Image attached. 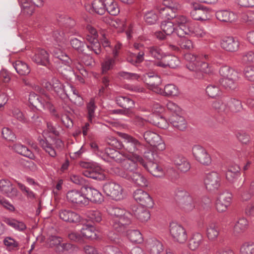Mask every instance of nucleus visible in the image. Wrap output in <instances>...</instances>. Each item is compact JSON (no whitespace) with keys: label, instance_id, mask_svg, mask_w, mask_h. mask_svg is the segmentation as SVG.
Wrapping results in <instances>:
<instances>
[{"label":"nucleus","instance_id":"nucleus-13","mask_svg":"<svg viewBox=\"0 0 254 254\" xmlns=\"http://www.w3.org/2000/svg\"><path fill=\"white\" fill-rule=\"evenodd\" d=\"M232 198V194L228 191L225 190L220 193L216 201V208L219 212L227 210L230 206Z\"/></svg>","mask_w":254,"mask_h":254},{"label":"nucleus","instance_id":"nucleus-1","mask_svg":"<svg viewBox=\"0 0 254 254\" xmlns=\"http://www.w3.org/2000/svg\"><path fill=\"white\" fill-rule=\"evenodd\" d=\"M108 212L110 215L114 217L110 224L117 232H125L127 227L131 224L132 214L130 212L115 206L109 207Z\"/></svg>","mask_w":254,"mask_h":254},{"label":"nucleus","instance_id":"nucleus-14","mask_svg":"<svg viewBox=\"0 0 254 254\" xmlns=\"http://www.w3.org/2000/svg\"><path fill=\"white\" fill-rule=\"evenodd\" d=\"M134 200L141 206L151 208L153 206V201L149 194L141 189H137L133 193Z\"/></svg>","mask_w":254,"mask_h":254},{"label":"nucleus","instance_id":"nucleus-64","mask_svg":"<svg viewBox=\"0 0 254 254\" xmlns=\"http://www.w3.org/2000/svg\"><path fill=\"white\" fill-rule=\"evenodd\" d=\"M241 62L244 64H254V51L244 52L241 55Z\"/></svg>","mask_w":254,"mask_h":254},{"label":"nucleus","instance_id":"nucleus-52","mask_svg":"<svg viewBox=\"0 0 254 254\" xmlns=\"http://www.w3.org/2000/svg\"><path fill=\"white\" fill-rule=\"evenodd\" d=\"M127 235L129 240L133 243H141L143 241L142 234L137 230H128Z\"/></svg>","mask_w":254,"mask_h":254},{"label":"nucleus","instance_id":"nucleus-34","mask_svg":"<svg viewBox=\"0 0 254 254\" xmlns=\"http://www.w3.org/2000/svg\"><path fill=\"white\" fill-rule=\"evenodd\" d=\"M3 221L9 226L19 231H23L26 229V226L23 222L12 218L4 217Z\"/></svg>","mask_w":254,"mask_h":254},{"label":"nucleus","instance_id":"nucleus-24","mask_svg":"<svg viewBox=\"0 0 254 254\" xmlns=\"http://www.w3.org/2000/svg\"><path fill=\"white\" fill-rule=\"evenodd\" d=\"M84 190L85 196L88 199V203L89 200L95 203H100L103 200L102 194L98 190L88 185Z\"/></svg>","mask_w":254,"mask_h":254},{"label":"nucleus","instance_id":"nucleus-50","mask_svg":"<svg viewBox=\"0 0 254 254\" xmlns=\"http://www.w3.org/2000/svg\"><path fill=\"white\" fill-rule=\"evenodd\" d=\"M85 38L89 43L98 40V33L97 30L90 25H87Z\"/></svg>","mask_w":254,"mask_h":254},{"label":"nucleus","instance_id":"nucleus-62","mask_svg":"<svg viewBox=\"0 0 254 254\" xmlns=\"http://www.w3.org/2000/svg\"><path fill=\"white\" fill-rule=\"evenodd\" d=\"M241 254H254V243L247 242L244 243L240 247Z\"/></svg>","mask_w":254,"mask_h":254},{"label":"nucleus","instance_id":"nucleus-42","mask_svg":"<svg viewBox=\"0 0 254 254\" xmlns=\"http://www.w3.org/2000/svg\"><path fill=\"white\" fill-rule=\"evenodd\" d=\"M105 151V154L107 157L113 159L118 163L122 162L123 157L126 154V153L122 154L117 151L116 149L112 148L110 147H107Z\"/></svg>","mask_w":254,"mask_h":254},{"label":"nucleus","instance_id":"nucleus-29","mask_svg":"<svg viewBox=\"0 0 254 254\" xmlns=\"http://www.w3.org/2000/svg\"><path fill=\"white\" fill-rule=\"evenodd\" d=\"M127 180L132 181L134 184L140 187H147L148 181L144 176L139 172H135L128 174Z\"/></svg>","mask_w":254,"mask_h":254},{"label":"nucleus","instance_id":"nucleus-30","mask_svg":"<svg viewBox=\"0 0 254 254\" xmlns=\"http://www.w3.org/2000/svg\"><path fill=\"white\" fill-rule=\"evenodd\" d=\"M206 236L210 241H215L220 233V228L214 222L209 223L206 226Z\"/></svg>","mask_w":254,"mask_h":254},{"label":"nucleus","instance_id":"nucleus-61","mask_svg":"<svg viewBox=\"0 0 254 254\" xmlns=\"http://www.w3.org/2000/svg\"><path fill=\"white\" fill-rule=\"evenodd\" d=\"M179 93L178 88L173 84H167L164 88V94L166 96H177Z\"/></svg>","mask_w":254,"mask_h":254},{"label":"nucleus","instance_id":"nucleus-43","mask_svg":"<svg viewBox=\"0 0 254 254\" xmlns=\"http://www.w3.org/2000/svg\"><path fill=\"white\" fill-rule=\"evenodd\" d=\"M3 243L6 249L9 252H15L20 248L19 242L11 237H6L3 240Z\"/></svg>","mask_w":254,"mask_h":254},{"label":"nucleus","instance_id":"nucleus-9","mask_svg":"<svg viewBox=\"0 0 254 254\" xmlns=\"http://www.w3.org/2000/svg\"><path fill=\"white\" fill-rule=\"evenodd\" d=\"M143 136L147 143L158 150L163 151L165 149V144L159 134L151 131H146L143 133Z\"/></svg>","mask_w":254,"mask_h":254},{"label":"nucleus","instance_id":"nucleus-31","mask_svg":"<svg viewBox=\"0 0 254 254\" xmlns=\"http://www.w3.org/2000/svg\"><path fill=\"white\" fill-rule=\"evenodd\" d=\"M83 175L88 178L98 181H102L105 179V175L97 169L92 167L87 168L83 171Z\"/></svg>","mask_w":254,"mask_h":254},{"label":"nucleus","instance_id":"nucleus-6","mask_svg":"<svg viewBox=\"0 0 254 254\" xmlns=\"http://www.w3.org/2000/svg\"><path fill=\"white\" fill-rule=\"evenodd\" d=\"M104 192L108 196L115 200H120L123 198V189L118 183L110 182L103 186Z\"/></svg>","mask_w":254,"mask_h":254},{"label":"nucleus","instance_id":"nucleus-53","mask_svg":"<svg viewBox=\"0 0 254 254\" xmlns=\"http://www.w3.org/2000/svg\"><path fill=\"white\" fill-rule=\"evenodd\" d=\"M105 1L106 11L112 15H117L119 13L120 9L116 2L114 0H105Z\"/></svg>","mask_w":254,"mask_h":254},{"label":"nucleus","instance_id":"nucleus-59","mask_svg":"<svg viewBox=\"0 0 254 254\" xmlns=\"http://www.w3.org/2000/svg\"><path fill=\"white\" fill-rule=\"evenodd\" d=\"M70 180L74 184L82 187V190L83 191L85 188L88 185V182L82 176L78 175H71Z\"/></svg>","mask_w":254,"mask_h":254},{"label":"nucleus","instance_id":"nucleus-19","mask_svg":"<svg viewBox=\"0 0 254 254\" xmlns=\"http://www.w3.org/2000/svg\"><path fill=\"white\" fill-rule=\"evenodd\" d=\"M220 45L222 49L230 52L237 51L240 47L238 40L232 36L223 38L221 41Z\"/></svg>","mask_w":254,"mask_h":254},{"label":"nucleus","instance_id":"nucleus-3","mask_svg":"<svg viewBox=\"0 0 254 254\" xmlns=\"http://www.w3.org/2000/svg\"><path fill=\"white\" fill-rule=\"evenodd\" d=\"M29 101L30 103L36 108H42L44 109L48 110L56 118H59L58 114H55V109L53 104L50 102V96L44 94L41 97L34 93H31L29 95Z\"/></svg>","mask_w":254,"mask_h":254},{"label":"nucleus","instance_id":"nucleus-49","mask_svg":"<svg viewBox=\"0 0 254 254\" xmlns=\"http://www.w3.org/2000/svg\"><path fill=\"white\" fill-rule=\"evenodd\" d=\"M106 3L105 0H94L92 3L94 11L98 14L103 15L106 12Z\"/></svg>","mask_w":254,"mask_h":254},{"label":"nucleus","instance_id":"nucleus-23","mask_svg":"<svg viewBox=\"0 0 254 254\" xmlns=\"http://www.w3.org/2000/svg\"><path fill=\"white\" fill-rule=\"evenodd\" d=\"M231 77L227 78H221L219 80L220 84L225 89L228 90H235L238 87V81L239 75H236L235 72Z\"/></svg>","mask_w":254,"mask_h":254},{"label":"nucleus","instance_id":"nucleus-63","mask_svg":"<svg viewBox=\"0 0 254 254\" xmlns=\"http://www.w3.org/2000/svg\"><path fill=\"white\" fill-rule=\"evenodd\" d=\"M242 20L249 24H254V11L248 10L241 13Z\"/></svg>","mask_w":254,"mask_h":254},{"label":"nucleus","instance_id":"nucleus-8","mask_svg":"<svg viewBox=\"0 0 254 254\" xmlns=\"http://www.w3.org/2000/svg\"><path fill=\"white\" fill-rule=\"evenodd\" d=\"M204 183L207 190L213 192L218 190L220 187L221 179L217 172H211L206 175Z\"/></svg>","mask_w":254,"mask_h":254},{"label":"nucleus","instance_id":"nucleus-11","mask_svg":"<svg viewBox=\"0 0 254 254\" xmlns=\"http://www.w3.org/2000/svg\"><path fill=\"white\" fill-rule=\"evenodd\" d=\"M170 232L175 241L179 243H184L188 239L186 229L181 225L172 223L170 225Z\"/></svg>","mask_w":254,"mask_h":254},{"label":"nucleus","instance_id":"nucleus-17","mask_svg":"<svg viewBox=\"0 0 254 254\" xmlns=\"http://www.w3.org/2000/svg\"><path fill=\"white\" fill-rule=\"evenodd\" d=\"M208 11L206 7L198 3H192V10L190 12V14L194 20H206L208 19Z\"/></svg>","mask_w":254,"mask_h":254},{"label":"nucleus","instance_id":"nucleus-37","mask_svg":"<svg viewBox=\"0 0 254 254\" xmlns=\"http://www.w3.org/2000/svg\"><path fill=\"white\" fill-rule=\"evenodd\" d=\"M212 107L216 112L222 115L227 114L229 112L227 104L222 99L213 101Z\"/></svg>","mask_w":254,"mask_h":254},{"label":"nucleus","instance_id":"nucleus-38","mask_svg":"<svg viewBox=\"0 0 254 254\" xmlns=\"http://www.w3.org/2000/svg\"><path fill=\"white\" fill-rule=\"evenodd\" d=\"M203 241V236L201 234H193L189 240L188 247L191 250L194 251L198 248Z\"/></svg>","mask_w":254,"mask_h":254},{"label":"nucleus","instance_id":"nucleus-56","mask_svg":"<svg viewBox=\"0 0 254 254\" xmlns=\"http://www.w3.org/2000/svg\"><path fill=\"white\" fill-rule=\"evenodd\" d=\"M62 242V238L55 235L50 236L47 240V244L51 248H55L56 252L58 251V249Z\"/></svg>","mask_w":254,"mask_h":254},{"label":"nucleus","instance_id":"nucleus-36","mask_svg":"<svg viewBox=\"0 0 254 254\" xmlns=\"http://www.w3.org/2000/svg\"><path fill=\"white\" fill-rule=\"evenodd\" d=\"M18 0L21 8L22 13L28 16L31 15L34 11L36 5L31 0L30 1L28 0Z\"/></svg>","mask_w":254,"mask_h":254},{"label":"nucleus","instance_id":"nucleus-40","mask_svg":"<svg viewBox=\"0 0 254 254\" xmlns=\"http://www.w3.org/2000/svg\"><path fill=\"white\" fill-rule=\"evenodd\" d=\"M43 120V118L38 113L30 111L27 114L25 124L40 126L42 124Z\"/></svg>","mask_w":254,"mask_h":254},{"label":"nucleus","instance_id":"nucleus-51","mask_svg":"<svg viewBox=\"0 0 254 254\" xmlns=\"http://www.w3.org/2000/svg\"><path fill=\"white\" fill-rule=\"evenodd\" d=\"M97 108L94 99H91L89 102L86 104V110L87 112V118L88 121L92 123L93 119L95 117V111Z\"/></svg>","mask_w":254,"mask_h":254},{"label":"nucleus","instance_id":"nucleus-15","mask_svg":"<svg viewBox=\"0 0 254 254\" xmlns=\"http://www.w3.org/2000/svg\"><path fill=\"white\" fill-rule=\"evenodd\" d=\"M0 191L7 197L14 199L18 195V191L7 179L0 180Z\"/></svg>","mask_w":254,"mask_h":254},{"label":"nucleus","instance_id":"nucleus-60","mask_svg":"<svg viewBox=\"0 0 254 254\" xmlns=\"http://www.w3.org/2000/svg\"><path fill=\"white\" fill-rule=\"evenodd\" d=\"M70 43L72 47L79 53L82 54H84V48L85 46V42L84 41H81L75 38L71 39Z\"/></svg>","mask_w":254,"mask_h":254},{"label":"nucleus","instance_id":"nucleus-46","mask_svg":"<svg viewBox=\"0 0 254 254\" xmlns=\"http://www.w3.org/2000/svg\"><path fill=\"white\" fill-rule=\"evenodd\" d=\"M13 149L17 153L21 154L25 157L33 159L34 158V155L32 151L26 146L17 143L13 145Z\"/></svg>","mask_w":254,"mask_h":254},{"label":"nucleus","instance_id":"nucleus-44","mask_svg":"<svg viewBox=\"0 0 254 254\" xmlns=\"http://www.w3.org/2000/svg\"><path fill=\"white\" fill-rule=\"evenodd\" d=\"M116 103L125 109H129L134 106V101L127 97L119 96L116 98Z\"/></svg>","mask_w":254,"mask_h":254},{"label":"nucleus","instance_id":"nucleus-27","mask_svg":"<svg viewBox=\"0 0 254 254\" xmlns=\"http://www.w3.org/2000/svg\"><path fill=\"white\" fill-rule=\"evenodd\" d=\"M146 248L150 254H160L164 250L162 243L155 238L148 240Z\"/></svg>","mask_w":254,"mask_h":254},{"label":"nucleus","instance_id":"nucleus-47","mask_svg":"<svg viewBox=\"0 0 254 254\" xmlns=\"http://www.w3.org/2000/svg\"><path fill=\"white\" fill-rule=\"evenodd\" d=\"M248 224L247 219L244 217L239 218L234 226V232L237 234L243 233L248 228Z\"/></svg>","mask_w":254,"mask_h":254},{"label":"nucleus","instance_id":"nucleus-5","mask_svg":"<svg viewBox=\"0 0 254 254\" xmlns=\"http://www.w3.org/2000/svg\"><path fill=\"white\" fill-rule=\"evenodd\" d=\"M119 135L124 139L123 147L126 151L132 154L135 159V156L142 147L141 142L132 136L125 133L120 132Z\"/></svg>","mask_w":254,"mask_h":254},{"label":"nucleus","instance_id":"nucleus-39","mask_svg":"<svg viewBox=\"0 0 254 254\" xmlns=\"http://www.w3.org/2000/svg\"><path fill=\"white\" fill-rule=\"evenodd\" d=\"M181 203L183 209L187 212L192 210L194 207L192 198L187 192H184Z\"/></svg>","mask_w":254,"mask_h":254},{"label":"nucleus","instance_id":"nucleus-58","mask_svg":"<svg viewBox=\"0 0 254 254\" xmlns=\"http://www.w3.org/2000/svg\"><path fill=\"white\" fill-rule=\"evenodd\" d=\"M75 24V21L70 17H68L63 25L65 28L66 32L73 35L76 33V30L74 28Z\"/></svg>","mask_w":254,"mask_h":254},{"label":"nucleus","instance_id":"nucleus-12","mask_svg":"<svg viewBox=\"0 0 254 254\" xmlns=\"http://www.w3.org/2000/svg\"><path fill=\"white\" fill-rule=\"evenodd\" d=\"M192 152L195 160L200 164L205 166H208L211 164V158L203 147L198 145H194L192 149Z\"/></svg>","mask_w":254,"mask_h":254},{"label":"nucleus","instance_id":"nucleus-45","mask_svg":"<svg viewBox=\"0 0 254 254\" xmlns=\"http://www.w3.org/2000/svg\"><path fill=\"white\" fill-rule=\"evenodd\" d=\"M16 72L20 75H26L28 74L31 69L29 65L21 61H17L13 64Z\"/></svg>","mask_w":254,"mask_h":254},{"label":"nucleus","instance_id":"nucleus-28","mask_svg":"<svg viewBox=\"0 0 254 254\" xmlns=\"http://www.w3.org/2000/svg\"><path fill=\"white\" fill-rule=\"evenodd\" d=\"M144 82L150 87L157 89L161 84L162 80L159 76L152 73H147L144 75Z\"/></svg>","mask_w":254,"mask_h":254},{"label":"nucleus","instance_id":"nucleus-55","mask_svg":"<svg viewBox=\"0 0 254 254\" xmlns=\"http://www.w3.org/2000/svg\"><path fill=\"white\" fill-rule=\"evenodd\" d=\"M149 56L154 59L160 60L164 57V53L161 49L158 46H152L147 48Z\"/></svg>","mask_w":254,"mask_h":254},{"label":"nucleus","instance_id":"nucleus-4","mask_svg":"<svg viewBox=\"0 0 254 254\" xmlns=\"http://www.w3.org/2000/svg\"><path fill=\"white\" fill-rule=\"evenodd\" d=\"M40 146L52 157L55 158L57 155V150L62 148L63 143L59 138H51L49 139L44 138L38 139Z\"/></svg>","mask_w":254,"mask_h":254},{"label":"nucleus","instance_id":"nucleus-54","mask_svg":"<svg viewBox=\"0 0 254 254\" xmlns=\"http://www.w3.org/2000/svg\"><path fill=\"white\" fill-rule=\"evenodd\" d=\"M82 237L86 239H94L96 234L95 232V228L91 225H85L81 229Z\"/></svg>","mask_w":254,"mask_h":254},{"label":"nucleus","instance_id":"nucleus-2","mask_svg":"<svg viewBox=\"0 0 254 254\" xmlns=\"http://www.w3.org/2000/svg\"><path fill=\"white\" fill-rule=\"evenodd\" d=\"M184 59L188 62L187 68L193 72V76L197 79H204L207 74L211 72L209 64L205 62L197 61L195 55L191 53L184 55Z\"/></svg>","mask_w":254,"mask_h":254},{"label":"nucleus","instance_id":"nucleus-21","mask_svg":"<svg viewBox=\"0 0 254 254\" xmlns=\"http://www.w3.org/2000/svg\"><path fill=\"white\" fill-rule=\"evenodd\" d=\"M59 215L63 221L70 223L77 224L81 220L79 214L70 210H61L59 211Z\"/></svg>","mask_w":254,"mask_h":254},{"label":"nucleus","instance_id":"nucleus-35","mask_svg":"<svg viewBox=\"0 0 254 254\" xmlns=\"http://www.w3.org/2000/svg\"><path fill=\"white\" fill-rule=\"evenodd\" d=\"M170 122L174 127L180 130H184L187 127V122L182 116L173 115L170 119Z\"/></svg>","mask_w":254,"mask_h":254},{"label":"nucleus","instance_id":"nucleus-33","mask_svg":"<svg viewBox=\"0 0 254 254\" xmlns=\"http://www.w3.org/2000/svg\"><path fill=\"white\" fill-rule=\"evenodd\" d=\"M215 15L218 20L225 22H232L236 17L233 12L228 10H219L216 12Z\"/></svg>","mask_w":254,"mask_h":254},{"label":"nucleus","instance_id":"nucleus-32","mask_svg":"<svg viewBox=\"0 0 254 254\" xmlns=\"http://www.w3.org/2000/svg\"><path fill=\"white\" fill-rule=\"evenodd\" d=\"M54 56L64 63L65 65H67L69 71L71 73L74 74L73 71L72 70L71 67L69 65L71 64V61L68 56L60 49L55 48L53 51Z\"/></svg>","mask_w":254,"mask_h":254},{"label":"nucleus","instance_id":"nucleus-18","mask_svg":"<svg viewBox=\"0 0 254 254\" xmlns=\"http://www.w3.org/2000/svg\"><path fill=\"white\" fill-rule=\"evenodd\" d=\"M31 59L34 63L50 68L49 66V55L45 50L40 48L37 49Z\"/></svg>","mask_w":254,"mask_h":254},{"label":"nucleus","instance_id":"nucleus-41","mask_svg":"<svg viewBox=\"0 0 254 254\" xmlns=\"http://www.w3.org/2000/svg\"><path fill=\"white\" fill-rule=\"evenodd\" d=\"M158 11L159 16L161 18L171 20L175 17L178 10L160 7Z\"/></svg>","mask_w":254,"mask_h":254},{"label":"nucleus","instance_id":"nucleus-25","mask_svg":"<svg viewBox=\"0 0 254 254\" xmlns=\"http://www.w3.org/2000/svg\"><path fill=\"white\" fill-rule=\"evenodd\" d=\"M130 155L126 153L125 155L123 158L121 162H119L122 164L127 172H126L127 174H130L133 173H135L137 168V162L136 160L134 158V160L130 158Z\"/></svg>","mask_w":254,"mask_h":254},{"label":"nucleus","instance_id":"nucleus-26","mask_svg":"<svg viewBox=\"0 0 254 254\" xmlns=\"http://www.w3.org/2000/svg\"><path fill=\"white\" fill-rule=\"evenodd\" d=\"M131 210L134 216L141 222H146L150 218L149 211L144 207L133 205Z\"/></svg>","mask_w":254,"mask_h":254},{"label":"nucleus","instance_id":"nucleus-10","mask_svg":"<svg viewBox=\"0 0 254 254\" xmlns=\"http://www.w3.org/2000/svg\"><path fill=\"white\" fill-rule=\"evenodd\" d=\"M135 160L142 166L153 176L161 177L164 175V172L162 167L154 162H145L143 159L139 155L135 156Z\"/></svg>","mask_w":254,"mask_h":254},{"label":"nucleus","instance_id":"nucleus-22","mask_svg":"<svg viewBox=\"0 0 254 254\" xmlns=\"http://www.w3.org/2000/svg\"><path fill=\"white\" fill-rule=\"evenodd\" d=\"M174 23L177 25L180 28L177 30L178 35L179 37L182 36L183 34H188V30L186 27L189 25L190 20L186 16L183 15H176L173 18Z\"/></svg>","mask_w":254,"mask_h":254},{"label":"nucleus","instance_id":"nucleus-57","mask_svg":"<svg viewBox=\"0 0 254 254\" xmlns=\"http://www.w3.org/2000/svg\"><path fill=\"white\" fill-rule=\"evenodd\" d=\"M227 106L229 111L234 113L240 112L242 109L241 102L235 98H231L227 103Z\"/></svg>","mask_w":254,"mask_h":254},{"label":"nucleus","instance_id":"nucleus-20","mask_svg":"<svg viewBox=\"0 0 254 254\" xmlns=\"http://www.w3.org/2000/svg\"><path fill=\"white\" fill-rule=\"evenodd\" d=\"M172 161L180 171L185 173L190 168V165L188 159L180 154H175L172 157Z\"/></svg>","mask_w":254,"mask_h":254},{"label":"nucleus","instance_id":"nucleus-48","mask_svg":"<svg viewBox=\"0 0 254 254\" xmlns=\"http://www.w3.org/2000/svg\"><path fill=\"white\" fill-rule=\"evenodd\" d=\"M240 168L237 165L231 166L226 173V178L230 182H233L240 175Z\"/></svg>","mask_w":254,"mask_h":254},{"label":"nucleus","instance_id":"nucleus-7","mask_svg":"<svg viewBox=\"0 0 254 254\" xmlns=\"http://www.w3.org/2000/svg\"><path fill=\"white\" fill-rule=\"evenodd\" d=\"M68 202L74 206L82 207L88 204V199L85 193L76 190H69L66 193Z\"/></svg>","mask_w":254,"mask_h":254},{"label":"nucleus","instance_id":"nucleus-16","mask_svg":"<svg viewBox=\"0 0 254 254\" xmlns=\"http://www.w3.org/2000/svg\"><path fill=\"white\" fill-rule=\"evenodd\" d=\"M47 84H49L50 88L53 89L61 98H69L68 91L65 89V86L64 85L59 79L53 77L50 82L46 83Z\"/></svg>","mask_w":254,"mask_h":254}]
</instances>
